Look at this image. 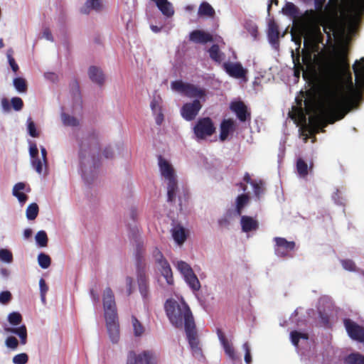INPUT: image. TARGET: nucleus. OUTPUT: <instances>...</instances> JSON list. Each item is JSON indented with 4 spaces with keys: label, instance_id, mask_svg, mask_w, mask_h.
I'll return each instance as SVG.
<instances>
[{
    "label": "nucleus",
    "instance_id": "a18cd8bd",
    "mask_svg": "<svg viewBox=\"0 0 364 364\" xmlns=\"http://www.w3.org/2000/svg\"><path fill=\"white\" fill-rule=\"evenodd\" d=\"M27 128L28 134L32 137H38L39 133L36 129V124L31 117L27 119Z\"/></svg>",
    "mask_w": 364,
    "mask_h": 364
},
{
    "label": "nucleus",
    "instance_id": "49530a36",
    "mask_svg": "<svg viewBox=\"0 0 364 364\" xmlns=\"http://www.w3.org/2000/svg\"><path fill=\"white\" fill-rule=\"evenodd\" d=\"M9 322L14 326L20 324L22 321V316L18 312H12L8 316Z\"/></svg>",
    "mask_w": 364,
    "mask_h": 364
},
{
    "label": "nucleus",
    "instance_id": "39448f33",
    "mask_svg": "<svg viewBox=\"0 0 364 364\" xmlns=\"http://www.w3.org/2000/svg\"><path fill=\"white\" fill-rule=\"evenodd\" d=\"M304 18L306 23L314 27L320 34V26H321L328 40L331 39V34L334 33L336 25L333 21L326 19L322 13L315 11L313 9L307 10L304 14Z\"/></svg>",
    "mask_w": 364,
    "mask_h": 364
},
{
    "label": "nucleus",
    "instance_id": "4468645a",
    "mask_svg": "<svg viewBox=\"0 0 364 364\" xmlns=\"http://www.w3.org/2000/svg\"><path fill=\"white\" fill-rule=\"evenodd\" d=\"M230 109L235 113L237 117L240 122L250 120L251 114L247 110V106L242 101L232 102L230 104Z\"/></svg>",
    "mask_w": 364,
    "mask_h": 364
},
{
    "label": "nucleus",
    "instance_id": "09e8293b",
    "mask_svg": "<svg viewBox=\"0 0 364 364\" xmlns=\"http://www.w3.org/2000/svg\"><path fill=\"white\" fill-rule=\"evenodd\" d=\"M39 287H40L41 301L43 303H45L46 302V294L47 291H48V287L47 286L44 279L41 278L39 280Z\"/></svg>",
    "mask_w": 364,
    "mask_h": 364
},
{
    "label": "nucleus",
    "instance_id": "a211bd4d",
    "mask_svg": "<svg viewBox=\"0 0 364 364\" xmlns=\"http://www.w3.org/2000/svg\"><path fill=\"white\" fill-rule=\"evenodd\" d=\"M235 130V124L232 119H223L220 126V140L221 141H225L230 133L234 132Z\"/></svg>",
    "mask_w": 364,
    "mask_h": 364
},
{
    "label": "nucleus",
    "instance_id": "aec40b11",
    "mask_svg": "<svg viewBox=\"0 0 364 364\" xmlns=\"http://www.w3.org/2000/svg\"><path fill=\"white\" fill-rule=\"evenodd\" d=\"M242 230L245 232L257 230L259 228L258 221L247 215H242L240 219Z\"/></svg>",
    "mask_w": 364,
    "mask_h": 364
},
{
    "label": "nucleus",
    "instance_id": "9d476101",
    "mask_svg": "<svg viewBox=\"0 0 364 364\" xmlns=\"http://www.w3.org/2000/svg\"><path fill=\"white\" fill-rule=\"evenodd\" d=\"M185 331L193 356L196 358L203 357V352L200 346V341L198 338L196 324L193 323L190 326L186 327Z\"/></svg>",
    "mask_w": 364,
    "mask_h": 364
},
{
    "label": "nucleus",
    "instance_id": "0e129e2a",
    "mask_svg": "<svg viewBox=\"0 0 364 364\" xmlns=\"http://www.w3.org/2000/svg\"><path fill=\"white\" fill-rule=\"evenodd\" d=\"M133 278L131 277H126V284L127 287V294L130 295L133 292Z\"/></svg>",
    "mask_w": 364,
    "mask_h": 364
},
{
    "label": "nucleus",
    "instance_id": "603ef678",
    "mask_svg": "<svg viewBox=\"0 0 364 364\" xmlns=\"http://www.w3.org/2000/svg\"><path fill=\"white\" fill-rule=\"evenodd\" d=\"M252 186L253 187V191L255 196L257 198H259L260 196L264 193V188L263 187L262 182L260 181L259 183L254 182L252 183Z\"/></svg>",
    "mask_w": 364,
    "mask_h": 364
},
{
    "label": "nucleus",
    "instance_id": "79ce46f5",
    "mask_svg": "<svg viewBox=\"0 0 364 364\" xmlns=\"http://www.w3.org/2000/svg\"><path fill=\"white\" fill-rule=\"evenodd\" d=\"M61 118L63 124L66 126L77 127L80 124L76 117L70 116L66 113H63Z\"/></svg>",
    "mask_w": 364,
    "mask_h": 364
},
{
    "label": "nucleus",
    "instance_id": "69168bd1",
    "mask_svg": "<svg viewBox=\"0 0 364 364\" xmlns=\"http://www.w3.org/2000/svg\"><path fill=\"white\" fill-rule=\"evenodd\" d=\"M29 153L31 159L38 156V149L36 144H31Z\"/></svg>",
    "mask_w": 364,
    "mask_h": 364
},
{
    "label": "nucleus",
    "instance_id": "a878e982",
    "mask_svg": "<svg viewBox=\"0 0 364 364\" xmlns=\"http://www.w3.org/2000/svg\"><path fill=\"white\" fill-rule=\"evenodd\" d=\"M208 53L210 58L215 63H220L224 59L225 55L220 50V48L218 44H213L208 49Z\"/></svg>",
    "mask_w": 364,
    "mask_h": 364
},
{
    "label": "nucleus",
    "instance_id": "cd10ccee",
    "mask_svg": "<svg viewBox=\"0 0 364 364\" xmlns=\"http://www.w3.org/2000/svg\"><path fill=\"white\" fill-rule=\"evenodd\" d=\"M250 196L247 194L243 193L239 195L236 198V208L235 211L237 215H241L242 210L245 205L250 202Z\"/></svg>",
    "mask_w": 364,
    "mask_h": 364
},
{
    "label": "nucleus",
    "instance_id": "f3484780",
    "mask_svg": "<svg viewBox=\"0 0 364 364\" xmlns=\"http://www.w3.org/2000/svg\"><path fill=\"white\" fill-rule=\"evenodd\" d=\"M223 67L230 76L235 78L244 77L247 73L240 63H224Z\"/></svg>",
    "mask_w": 364,
    "mask_h": 364
},
{
    "label": "nucleus",
    "instance_id": "2f4dec72",
    "mask_svg": "<svg viewBox=\"0 0 364 364\" xmlns=\"http://www.w3.org/2000/svg\"><path fill=\"white\" fill-rule=\"evenodd\" d=\"M7 331H9L12 333L18 335L21 339V343L24 345L27 342V330L25 325H22L18 328H11L7 329Z\"/></svg>",
    "mask_w": 364,
    "mask_h": 364
},
{
    "label": "nucleus",
    "instance_id": "37998d69",
    "mask_svg": "<svg viewBox=\"0 0 364 364\" xmlns=\"http://www.w3.org/2000/svg\"><path fill=\"white\" fill-rule=\"evenodd\" d=\"M38 262L41 268L47 269L51 264V259L49 255L41 252L38 256Z\"/></svg>",
    "mask_w": 364,
    "mask_h": 364
},
{
    "label": "nucleus",
    "instance_id": "f257e3e1",
    "mask_svg": "<svg viewBox=\"0 0 364 364\" xmlns=\"http://www.w3.org/2000/svg\"><path fill=\"white\" fill-rule=\"evenodd\" d=\"M321 73L326 81L323 87L325 105L318 114L309 117V123L314 126L311 134L318 133L320 126L325 127L328 124L342 119L350 111L353 103L351 95L344 89L345 81L353 87L346 51L338 53L333 60L325 61L321 67Z\"/></svg>",
    "mask_w": 364,
    "mask_h": 364
},
{
    "label": "nucleus",
    "instance_id": "423d86ee",
    "mask_svg": "<svg viewBox=\"0 0 364 364\" xmlns=\"http://www.w3.org/2000/svg\"><path fill=\"white\" fill-rule=\"evenodd\" d=\"M171 89L183 94L189 98H195L205 101L207 91L205 88L200 87L194 84L184 82L182 80H175L171 84Z\"/></svg>",
    "mask_w": 364,
    "mask_h": 364
},
{
    "label": "nucleus",
    "instance_id": "c85d7f7f",
    "mask_svg": "<svg viewBox=\"0 0 364 364\" xmlns=\"http://www.w3.org/2000/svg\"><path fill=\"white\" fill-rule=\"evenodd\" d=\"M24 188L25 184L22 182L17 183L13 188V195L16 197L18 201L21 203H26L28 200V196L25 193L21 192V191Z\"/></svg>",
    "mask_w": 364,
    "mask_h": 364
},
{
    "label": "nucleus",
    "instance_id": "864d4df0",
    "mask_svg": "<svg viewBox=\"0 0 364 364\" xmlns=\"http://www.w3.org/2000/svg\"><path fill=\"white\" fill-rule=\"evenodd\" d=\"M11 104L14 109L16 111L21 110L23 107V102L21 98L18 97H12L11 100Z\"/></svg>",
    "mask_w": 364,
    "mask_h": 364
},
{
    "label": "nucleus",
    "instance_id": "9b49d317",
    "mask_svg": "<svg viewBox=\"0 0 364 364\" xmlns=\"http://www.w3.org/2000/svg\"><path fill=\"white\" fill-rule=\"evenodd\" d=\"M343 324L348 336L354 341L364 343V327L350 318H345Z\"/></svg>",
    "mask_w": 364,
    "mask_h": 364
},
{
    "label": "nucleus",
    "instance_id": "4c0bfd02",
    "mask_svg": "<svg viewBox=\"0 0 364 364\" xmlns=\"http://www.w3.org/2000/svg\"><path fill=\"white\" fill-rule=\"evenodd\" d=\"M296 170L299 175L301 177H305L308 175V165L301 158L298 159L296 161Z\"/></svg>",
    "mask_w": 364,
    "mask_h": 364
},
{
    "label": "nucleus",
    "instance_id": "a19ab883",
    "mask_svg": "<svg viewBox=\"0 0 364 364\" xmlns=\"http://www.w3.org/2000/svg\"><path fill=\"white\" fill-rule=\"evenodd\" d=\"M14 86L19 92H26L28 89L26 81L23 77L14 78Z\"/></svg>",
    "mask_w": 364,
    "mask_h": 364
},
{
    "label": "nucleus",
    "instance_id": "13d9d810",
    "mask_svg": "<svg viewBox=\"0 0 364 364\" xmlns=\"http://www.w3.org/2000/svg\"><path fill=\"white\" fill-rule=\"evenodd\" d=\"M6 345L10 348L16 349L18 347V341L14 336H9L6 340Z\"/></svg>",
    "mask_w": 364,
    "mask_h": 364
},
{
    "label": "nucleus",
    "instance_id": "b1692460",
    "mask_svg": "<svg viewBox=\"0 0 364 364\" xmlns=\"http://www.w3.org/2000/svg\"><path fill=\"white\" fill-rule=\"evenodd\" d=\"M172 237L176 242L182 245L186 240V234L185 229L180 225H176L171 230Z\"/></svg>",
    "mask_w": 364,
    "mask_h": 364
},
{
    "label": "nucleus",
    "instance_id": "f8f14e48",
    "mask_svg": "<svg viewBox=\"0 0 364 364\" xmlns=\"http://www.w3.org/2000/svg\"><path fill=\"white\" fill-rule=\"evenodd\" d=\"M202 107L200 100L194 99L192 102H186L182 106L181 114L186 121H192L196 119Z\"/></svg>",
    "mask_w": 364,
    "mask_h": 364
},
{
    "label": "nucleus",
    "instance_id": "052dcab7",
    "mask_svg": "<svg viewBox=\"0 0 364 364\" xmlns=\"http://www.w3.org/2000/svg\"><path fill=\"white\" fill-rule=\"evenodd\" d=\"M153 256H154L155 261L157 264L160 263V262H161L162 260L166 259L164 258L163 254L161 253V252L158 248H155L154 250Z\"/></svg>",
    "mask_w": 364,
    "mask_h": 364
},
{
    "label": "nucleus",
    "instance_id": "774afa93",
    "mask_svg": "<svg viewBox=\"0 0 364 364\" xmlns=\"http://www.w3.org/2000/svg\"><path fill=\"white\" fill-rule=\"evenodd\" d=\"M230 223V220L226 216L218 220V224L222 228H228Z\"/></svg>",
    "mask_w": 364,
    "mask_h": 364
},
{
    "label": "nucleus",
    "instance_id": "e2e57ef3",
    "mask_svg": "<svg viewBox=\"0 0 364 364\" xmlns=\"http://www.w3.org/2000/svg\"><path fill=\"white\" fill-rule=\"evenodd\" d=\"M8 61H9V65L11 66L12 70L14 73H16L18 70L19 68H18V65L16 63L15 59L14 58V57L11 56V55H9Z\"/></svg>",
    "mask_w": 364,
    "mask_h": 364
},
{
    "label": "nucleus",
    "instance_id": "473e14b6",
    "mask_svg": "<svg viewBox=\"0 0 364 364\" xmlns=\"http://www.w3.org/2000/svg\"><path fill=\"white\" fill-rule=\"evenodd\" d=\"M102 4L101 0H87L85 3V7L82 9V12L84 14H88L90 9L95 11H100L102 9Z\"/></svg>",
    "mask_w": 364,
    "mask_h": 364
},
{
    "label": "nucleus",
    "instance_id": "c03bdc74",
    "mask_svg": "<svg viewBox=\"0 0 364 364\" xmlns=\"http://www.w3.org/2000/svg\"><path fill=\"white\" fill-rule=\"evenodd\" d=\"M177 269L183 277L193 272L191 266L183 261H179L177 262Z\"/></svg>",
    "mask_w": 364,
    "mask_h": 364
},
{
    "label": "nucleus",
    "instance_id": "58836bf2",
    "mask_svg": "<svg viewBox=\"0 0 364 364\" xmlns=\"http://www.w3.org/2000/svg\"><path fill=\"white\" fill-rule=\"evenodd\" d=\"M132 323L134 335L136 336H141L144 332V328L141 322L134 316H132Z\"/></svg>",
    "mask_w": 364,
    "mask_h": 364
},
{
    "label": "nucleus",
    "instance_id": "393cba45",
    "mask_svg": "<svg viewBox=\"0 0 364 364\" xmlns=\"http://www.w3.org/2000/svg\"><path fill=\"white\" fill-rule=\"evenodd\" d=\"M353 69L356 80L364 83V58L356 60L353 65Z\"/></svg>",
    "mask_w": 364,
    "mask_h": 364
},
{
    "label": "nucleus",
    "instance_id": "7c9ffc66",
    "mask_svg": "<svg viewBox=\"0 0 364 364\" xmlns=\"http://www.w3.org/2000/svg\"><path fill=\"white\" fill-rule=\"evenodd\" d=\"M183 277L192 290L198 291L200 289V283L197 276L193 272L192 273L188 274V275H186Z\"/></svg>",
    "mask_w": 364,
    "mask_h": 364
},
{
    "label": "nucleus",
    "instance_id": "72a5a7b5",
    "mask_svg": "<svg viewBox=\"0 0 364 364\" xmlns=\"http://www.w3.org/2000/svg\"><path fill=\"white\" fill-rule=\"evenodd\" d=\"M167 189L168 201L173 202L175 200L176 193L178 189L177 180H172L171 181H168Z\"/></svg>",
    "mask_w": 364,
    "mask_h": 364
},
{
    "label": "nucleus",
    "instance_id": "e433bc0d",
    "mask_svg": "<svg viewBox=\"0 0 364 364\" xmlns=\"http://www.w3.org/2000/svg\"><path fill=\"white\" fill-rule=\"evenodd\" d=\"M38 211H39V208L36 203H33L30 204L26 208V218L29 220H35L36 218V217L38 216Z\"/></svg>",
    "mask_w": 364,
    "mask_h": 364
},
{
    "label": "nucleus",
    "instance_id": "bf43d9fd",
    "mask_svg": "<svg viewBox=\"0 0 364 364\" xmlns=\"http://www.w3.org/2000/svg\"><path fill=\"white\" fill-rule=\"evenodd\" d=\"M343 267L348 271H354L355 268V263L350 259H345L341 262Z\"/></svg>",
    "mask_w": 364,
    "mask_h": 364
},
{
    "label": "nucleus",
    "instance_id": "6ab92c4d",
    "mask_svg": "<svg viewBox=\"0 0 364 364\" xmlns=\"http://www.w3.org/2000/svg\"><path fill=\"white\" fill-rule=\"evenodd\" d=\"M189 39L196 43H206L213 41V36L203 31L195 30L190 33Z\"/></svg>",
    "mask_w": 364,
    "mask_h": 364
},
{
    "label": "nucleus",
    "instance_id": "f704fd0d",
    "mask_svg": "<svg viewBox=\"0 0 364 364\" xmlns=\"http://www.w3.org/2000/svg\"><path fill=\"white\" fill-rule=\"evenodd\" d=\"M282 12L287 16L295 18L299 14V9L293 3L287 2L283 7Z\"/></svg>",
    "mask_w": 364,
    "mask_h": 364
},
{
    "label": "nucleus",
    "instance_id": "1a4fd4ad",
    "mask_svg": "<svg viewBox=\"0 0 364 364\" xmlns=\"http://www.w3.org/2000/svg\"><path fill=\"white\" fill-rule=\"evenodd\" d=\"M127 364H157V359L151 351L144 350L141 353L136 354L132 350L128 353Z\"/></svg>",
    "mask_w": 364,
    "mask_h": 364
},
{
    "label": "nucleus",
    "instance_id": "c756f323",
    "mask_svg": "<svg viewBox=\"0 0 364 364\" xmlns=\"http://www.w3.org/2000/svg\"><path fill=\"white\" fill-rule=\"evenodd\" d=\"M215 10L212 6L206 1L200 4L198 8V14L200 16L213 17L215 15Z\"/></svg>",
    "mask_w": 364,
    "mask_h": 364
},
{
    "label": "nucleus",
    "instance_id": "f03ea898",
    "mask_svg": "<svg viewBox=\"0 0 364 364\" xmlns=\"http://www.w3.org/2000/svg\"><path fill=\"white\" fill-rule=\"evenodd\" d=\"M79 159L84 179L89 182V172L100 165V145L99 134L92 130L82 138L79 144Z\"/></svg>",
    "mask_w": 364,
    "mask_h": 364
},
{
    "label": "nucleus",
    "instance_id": "4d7b16f0",
    "mask_svg": "<svg viewBox=\"0 0 364 364\" xmlns=\"http://www.w3.org/2000/svg\"><path fill=\"white\" fill-rule=\"evenodd\" d=\"M11 300V294L9 291H4L0 293V303L8 304Z\"/></svg>",
    "mask_w": 364,
    "mask_h": 364
},
{
    "label": "nucleus",
    "instance_id": "ea45409f",
    "mask_svg": "<svg viewBox=\"0 0 364 364\" xmlns=\"http://www.w3.org/2000/svg\"><path fill=\"white\" fill-rule=\"evenodd\" d=\"M36 241L39 247H46L48 241L46 232L44 230L38 231L36 235Z\"/></svg>",
    "mask_w": 364,
    "mask_h": 364
},
{
    "label": "nucleus",
    "instance_id": "bb28decb",
    "mask_svg": "<svg viewBox=\"0 0 364 364\" xmlns=\"http://www.w3.org/2000/svg\"><path fill=\"white\" fill-rule=\"evenodd\" d=\"M345 364H364V355L354 352L348 354L343 359Z\"/></svg>",
    "mask_w": 364,
    "mask_h": 364
},
{
    "label": "nucleus",
    "instance_id": "c9c22d12",
    "mask_svg": "<svg viewBox=\"0 0 364 364\" xmlns=\"http://www.w3.org/2000/svg\"><path fill=\"white\" fill-rule=\"evenodd\" d=\"M291 341L294 346L298 347L300 339L308 340L309 335L306 333H301L297 331H293L290 333Z\"/></svg>",
    "mask_w": 364,
    "mask_h": 364
},
{
    "label": "nucleus",
    "instance_id": "5701e85b",
    "mask_svg": "<svg viewBox=\"0 0 364 364\" xmlns=\"http://www.w3.org/2000/svg\"><path fill=\"white\" fill-rule=\"evenodd\" d=\"M267 36L270 43L273 45L279 43V26L274 21H270L269 23Z\"/></svg>",
    "mask_w": 364,
    "mask_h": 364
},
{
    "label": "nucleus",
    "instance_id": "2eb2a0df",
    "mask_svg": "<svg viewBox=\"0 0 364 364\" xmlns=\"http://www.w3.org/2000/svg\"><path fill=\"white\" fill-rule=\"evenodd\" d=\"M158 160L161 176L168 181L176 180L175 171L172 165L161 156H159Z\"/></svg>",
    "mask_w": 364,
    "mask_h": 364
},
{
    "label": "nucleus",
    "instance_id": "dca6fc26",
    "mask_svg": "<svg viewBox=\"0 0 364 364\" xmlns=\"http://www.w3.org/2000/svg\"><path fill=\"white\" fill-rule=\"evenodd\" d=\"M218 339L225 350V354L231 359L232 360H235L238 358L235 348L232 344L225 337L224 333L220 328H218L216 331Z\"/></svg>",
    "mask_w": 364,
    "mask_h": 364
},
{
    "label": "nucleus",
    "instance_id": "6e6d98bb",
    "mask_svg": "<svg viewBox=\"0 0 364 364\" xmlns=\"http://www.w3.org/2000/svg\"><path fill=\"white\" fill-rule=\"evenodd\" d=\"M242 348L245 352V361L247 364H250L252 362V355H251V353H250V347L249 343L247 342H245L242 345Z\"/></svg>",
    "mask_w": 364,
    "mask_h": 364
},
{
    "label": "nucleus",
    "instance_id": "8fccbe9b",
    "mask_svg": "<svg viewBox=\"0 0 364 364\" xmlns=\"http://www.w3.org/2000/svg\"><path fill=\"white\" fill-rule=\"evenodd\" d=\"M293 61L294 63V75L296 77H299L300 71L304 70V66L300 63V56L297 55L294 57V53L292 54Z\"/></svg>",
    "mask_w": 364,
    "mask_h": 364
},
{
    "label": "nucleus",
    "instance_id": "338daca9",
    "mask_svg": "<svg viewBox=\"0 0 364 364\" xmlns=\"http://www.w3.org/2000/svg\"><path fill=\"white\" fill-rule=\"evenodd\" d=\"M325 2L326 0H314V5L316 8V10L314 11L319 13H322L323 7Z\"/></svg>",
    "mask_w": 364,
    "mask_h": 364
},
{
    "label": "nucleus",
    "instance_id": "3c124183",
    "mask_svg": "<svg viewBox=\"0 0 364 364\" xmlns=\"http://www.w3.org/2000/svg\"><path fill=\"white\" fill-rule=\"evenodd\" d=\"M28 360V356L26 353H22L16 355L13 358V363L14 364H26Z\"/></svg>",
    "mask_w": 364,
    "mask_h": 364
},
{
    "label": "nucleus",
    "instance_id": "0eeeda50",
    "mask_svg": "<svg viewBox=\"0 0 364 364\" xmlns=\"http://www.w3.org/2000/svg\"><path fill=\"white\" fill-rule=\"evenodd\" d=\"M215 131V124L208 117L199 118L193 127V134L198 141L206 139L213 135Z\"/></svg>",
    "mask_w": 364,
    "mask_h": 364
},
{
    "label": "nucleus",
    "instance_id": "de8ad7c7",
    "mask_svg": "<svg viewBox=\"0 0 364 364\" xmlns=\"http://www.w3.org/2000/svg\"><path fill=\"white\" fill-rule=\"evenodd\" d=\"M0 259L7 263L11 262L13 261V255L11 252L6 249H1Z\"/></svg>",
    "mask_w": 364,
    "mask_h": 364
},
{
    "label": "nucleus",
    "instance_id": "20e7f679",
    "mask_svg": "<svg viewBox=\"0 0 364 364\" xmlns=\"http://www.w3.org/2000/svg\"><path fill=\"white\" fill-rule=\"evenodd\" d=\"M103 306L109 336L112 343H117L119 338V325L114 293L109 287L104 290Z\"/></svg>",
    "mask_w": 364,
    "mask_h": 364
},
{
    "label": "nucleus",
    "instance_id": "ddd939ff",
    "mask_svg": "<svg viewBox=\"0 0 364 364\" xmlns=\"http://www.w3.org/2000/svg\"><path fill=\"white\" fill-rule=\"evenodd\" d=\"M274 240L275 241L274 252L278 257H287L295 248L296 244L294 241H287L285 238L279 237H276Z\"/></svg>",
    "mask_w": 364,
    "mask_h": 364
},
{
    "label": "nucleus",
    "instance_id": "412c9836",
    "mask_svg": "<svg viewBox=\"0 0 364 364\" xmlns=\"http://www.w3.org/2000/svg\"><path fill=\"white\" fill-rule=\"evenodd\" d=\"M90 79L95 83L102 86L105 82V75L101 69L96 66H91L88 70Z\"/></svg>",
    "mask_w": 364,
    "mask_h": 364
},
{
    "label": "nucleus",
    "instance_id": "6e6552de",
    "mask_svg": "<svg viewBox=\"0 0 364 364\" xmlns=\"http://www.w3.org/2000/svg\"><path fill=\"white\" fill-rule=\"evenodd\" d=\"M146 264L139 253L136 254V279L139 292L144 300L149 297V279L145 271Z\"/></svg>",
    "mask_w": 364,
    "mask_h": 364
},
{
    "label": "nucleus",
    "instance_id": "5fc2aeb1",
    "mask_svg": "<svg viewBox=\"0 0 364 364\" xmlns=\"http://www.w3.org/2000/svg\"><path fill=\"white\" fill-rule=\"evenodd\" d=\"M31 165L36 171L41 174L43 170V162L38 156L31 159Z\"/></svg>",
    "mask_w": 364,
    "mask_h": 364
},
{
    "label": "nucleus",
    "instance_id": "4be33fe9",
    "mask_svg": "<svg viewBox=\"0 0 364 364\" xmlns=\"http://www.w3.org/2000/svg\"><path fill=\"white\" fill-rule=\"evenodd\" d=\"M161 275L166 279L168 284H173V278L171 268L166 259L162 260L158 264Z\"/></svg>",
    "mask_w": 364,
    "mask_h": 364
},
{
    "label": "nucleus",
    "instance_id": "7ed1b4c3",
    "mask_svg": "<svg viewBox=\"0 0 364 364\" xmlns=\"http://www.w3.org/2000/svg\"><path fill=\"white\" fill-rule=\"evenodd\" d=\"M164 309L170 322L176 328L184 326L186 329L195 323L192 312L183 301L178 302L174 299H168L164 304Z\"/></svg>",
    "mask_w": 364,
    "mask_h": 364
},
{
    "label": "nucleus",
    "instance_id": "680f3d73",
    "mask_svg": "<svg viewBox=\"0 0 364 364\" xmlns=\"http://www.w3.org/2000/svg\"><path fill=\"white\" fill-rule=\"evenodd\" d=\"M302 61L304 64L306 65H309L312 63V56L311 53L309 52H306L303 54Z\"/></svg>",
    "mask_w": 364,
    "mask_h": 364
}]
</instances>
